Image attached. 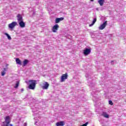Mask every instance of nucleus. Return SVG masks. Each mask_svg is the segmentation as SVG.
<instances>
[{"mask_svg":"<svg viewBox=\"0 0 126 126\" xmlns=\"http://www.w3.org/2000/svg\"><path fill=\"white\" fill-rule=\"evenodd\" d=\"M1 126H13V125L10 124V117L6 116L5 118V122H3Z\"/></svg>","mask_w":126,"mask_h":126,"instance_id":"obj_1","label":"nucleus"},{"mask_svg":"<svg viewBox=\"0 0 126 126\" xmlns=\"http://www.w3.org/2000/svg\"><path fill=\"white\" fill-rule=\"evenodd\" d=\"M29 89H35V87L36 86V80H31L29 81Z\"/></svg>","mask_w":126,"mask_h":126,"instance_id":"obj_2","label":"nucleus"},{"mask_svg":"<svg viewBox=\"0 0 126 126\" xmlns=\"http://www.w3.org/2000/svg\"><path fill=\"white\" fill-rule=\"evenodd\" d=\"M17 25H18L17 22H12L11 23L8 25V28L12 30L14 28V27H15V26H17Z\"/></svg>","mask_w":126,"mask_h":126,"instance_id":"obj_3","label":"nucleus"},{"mask_svg":"<svg viewBox=\"0 0 126 126\" xmlns=\"http://www.w3.org/2000/svg\"><path fill=\"white\" fill-rule=\"evenodd\" d=\"M107 26V21L104 22L102 24H101L99 27V30H103L105 29V28Z\"/></svg>","mask_w":126,"mask_h":126,"instance_id":"obj_4","label":"nucleus"},{"mask_svg":"<svg viewBox=\"0 0 126 126\" xmlns=\"http://www.w3.org/2000/svg\"><path fill=\"white\" fill-rule=\"evenodd\" d=\"M17 20L18 21V22L23 21V18L22 17V15L18 14L17 15Z\"/></svg>","mask_w":126,"mask_h":126,"instance_id":"obj_5","label":"nucleus"},{"mask_svg":"<svg viewBox=\"0 0 126 126\" xmlns=\"http://www.w3.org/2000/svg\"><path fill=\"white\" fill-rule=\"evenodd\" d=\"M65 79H67V74L65 73L64 74H63L61 77V82H63L65 80Z\"/></svg>","mask_w":126,"mask_h":126,"instance_id":"obj_6","label":"nucleus"},{"mask_svg":"<svg viewBox=\"0 0 126 126\" xmlns=\"http://www.w3.org/2000/svg\"><path fill=\"white\" fill-rule=\"evenodd\" d=\"M91 53V50L88 48H86L85 50H84V54L85 56H87L88 55H89Z\"/></svg>","mask_w":126,"mask_h":126,"instance_id":"obj_7","label":"nucleus"},{"mask_svg":"<svg viewBox=\"0 0 126 126\" xmlns=\"http://www.w3.org/2000/svg\"><path fill=\"white\" fill-rule=\"evenodd\" d=\"M18 23L20 25V27H21V28H24V27H25V23H24L23 21L18 22Z\"/></svg>","mask_w":126,"mask_h":126,"instance_id":"obj_8","label":"nucleus"},{"mask_svg":"<svg viewBox=\"0 0 126 126\" xmlns=\"http://www.w3.org/2000/svg\"><path fill=\"white\" fill-rule=\"evenodd\" d=\"M59 29V25H55L52 29L53 32H57L58 29Z\"/></svg>","mask_w":126,"mask_h":126,"instance_id":"obj_9","label":"nucleus"},{"mask_svg":"<svg viewBox=\"0 0 126 126\" xmlns=\"http://www.w3.org/2000/svg\"><path fill=\"white\" fill-rule=\"evenodd\" d=\"M64 18L63 17L61 18H57L55 20V22L56 23H59V22H61V21H63Z\"/></svg>","mask_w":126,"mask_h":126,"instance_id":"obj_10","label":"nucleus"},{"mask_svg":"<svg viewBox=\"0 0 126 126\" xmlns=\"http://www.w3.org/2000/svg\"><path fill=\"white\" fill-rule=\"evenodd\" d=\"M49 88V84L48 82H46L44 84L43 86H42V89H48Z\"/></svg>","mask_w":126,"mask_h":126,"instance_id":"obj_11","label":"nucleus"},{"mask_svg":"<svg viewBox=\"0 0 126 126\" xmlns=\"http://www.w3.org/2000/svg\"><path fill=\"white\" fill-rule=\"evenodd\" d=\"M64 124H65L64 122L61 121V122H57L56 125L57 126H64Z\"/></svg>","mask_w":126,"mask_h":126,"instance_id":"obj_12","label":"nucleus"},{"mask_svg":"<svg viewBox=\"0 0 126 126\" xmlns=\"http://www.w3.org/2000/svg\"><path fill=\"white\" fill-rule=\"evenodd\" d=\"M101 116L104 117V118H106V119H109V115L107 113V112H103L101 114Z\"/></svg>","mask_w":126,"mask_h":126,"instance_id":"obj_13","label":"nucleus"},{"mask_svg":"<svg viewBox=\"0 0 126 126\" xmlns=\"http://www.w3.org/2000/svg\"><path fill=\"white\" fill-rule=\"evenodd\" d=\"M32 109L33 113H36V112H37V111L39 110V108L38 107H36L35 106H32Z\"/></svg>","mask_w":126,"mask_h":126,"instance_id":"obj_14","label":"nucleus"},{"mask_svg":"<svg viewBox=\"0 0 126 126\" xmlns=\"http://www.w3.org/2000/svg\"><path fill=\"white\" fill-rule=\"evenodd\" d=\"M96 21H97V19L95 18L94 19L92 23L89 25V27H92V26H93L95 24Z\"/></svg>","mask_w":126,"mask_h":126,"instance_id":"obj_15","label":"nucleus"},{"mask_svg":"<svg viewBox=\"0 0 126 126\" xmlns=\"http://www.w3.org/2000/svg\"><path fill=\"white\" fill-rule=\"evenodd\" d=\"M105 0H98V2L100 4V6H103Z\"/></svg>","mask_w":126,"mask_h":126,"instance_id":"obj_16","label":"nucleus"},{"mask_svg":"<svg viewBox=\"0 0 126 126\" xmlns=\"http://www.w3.org/2000/svg\"><path fill=\"white\" fill-rule=\"evenodd\" d=\"M16 63H17V64H20V65L21 64V61L18 58H17L16 59Z\"/></svg>","mask_w":126,"mask_h":126,"instance_id":"obj_17","label":"nucleus"},{"mask_svg":"<svg viewBox=\"0 0 126 126\" xmlns=\"http://www.w3.org/2000/svg\"><path fill=\"white\" fill-rule=\"evenodd\" d=\"M5 71H6V68H4L3 71L1 73L2 76H3L5 74Z\"/></svg>","mask_w":126,"mask_h":126,"instance_id":"obj_18","label":"nucleus"},{"mask_svg":"<svg viewBox=\"0 0 126 126\" xmlns=\"http://www.w3.org/2000/svg\"><path fill=\"white\" fill-rule=\"evenodd\" d=\"M28 63V60H25L23 62V65H24V66H25V65H26Z\"/></svg>","mask_w":126,"mask_h":126,"instance_id":"obj_19","label":"nucleus"},{"mask_svg":"<svg viewBox=\"0 0 126 126\" xmlns=\"http://www.w3.org/2000/svg\"><path fill=\"white\" fill-rule=\"evenodd\" d=\"M4 34L7 37L8 40H11V37H10L9 34H8L7 33H5Z\"/></svg>","mask_w":126,"mask_h":126,"instance_id":"obj_20","label":"nucleus"},{"mask_svg":"<svg viewBox=\"0 0 126 126\" xmlns=\"http://www.w3.org/2000/svg\"><path fill=\"white\" fill-rule=\"evenodd\" d=\"M19 86V81H17L15 86H14V88H17Z\"/></svg>","mask_w":126,"mask_h":126,"instance_id":"obj_21","label":"nucleus"},{"mask_svg":"<svg viewBox=\"0 0 126 126\" xmlns=\"http://www.w3.org/2000/svg\"><path fill=\"white\" fill-rule=\"evenodd\" d=\"M109 105H113V101H112L111 100H109Z\"/></svg>","mask_w":126,"mask_h":126,"instance_id":"obj_22","label":"nucleus"},{"mask_svg":"<svg viewBox=\"0 0 126 126\" xmlns=\"http://www.w3.org/2000/svg\"><path fill=\"white\" fill-rule=\"evenodd\" d=\"M88 124H89V123L87 122L85 124H83V125H82L81 126H87V125H88Z\"/></svg>","mask_w":126,"mask_h":126,"instance_id":"obj_23","label":"nucleus"},{"mask_svg":"<svg viewBox=\"0 0 126 126\" xmlns=\"http://www.w3.org/2000/svg\"><path fill=\"white\" fill-rule=\"evenodd\" d=\"M24 126H27V123H25Z\"/></svg>","mask_w":126,"mask_h":126,"instance_id":"obj_24","label":"nucleus"},{"mask_svg":"<svg viewBox=\"0 0 126 126\" xmlns=\"http://www.w3.org/2000/svg\"><path fill=\"white\" fill-rule=\"evenodd\" d=\"M21 91H24V89H21Z\"/></svg>","mask_w":126,"mask_h":126,"instance_id":"obj_25","label":"nucleus"},{"mask_svg":"<svg viewBox=\"0 0 126 126\" xmlns=\"http://www.w3.org/2000/svg\"><path fill=\"white\" fill-rule=\"evenodd\" d=\"M36 114L37 113H34V116H36Z\"/></svg>","mask_w":126,"mask_h":126,"instance_id":"obj_26","label":"nucleus"},{"mask_svg":"<svg viewBox=\"0 0 126 126\" xmlns=\"http://www.w3.org/2000/svg\"><path fill=\"white\" fill-rule=\"evenodd\" d=\"M91 0V1H93V0Z\"/></svg>","mask_w":126,"mask_h":126,"instance_id":"obj_27","label":"nucleus"},{"mask_svg":"<svg viewBox=\"0 0 126 126\" xmlns=\"http://www.w3.org/2000/svg\"><path fill=\"white\" fill-rule=\"evenodd\" d=\"M113 63V61L111 62V63Z\"/></svg>","mask_w":126,"mask_h":126,"instance_id":"obj_28","label":"nucleus"}]
</instances>
